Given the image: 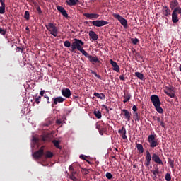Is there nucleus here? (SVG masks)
Returning <instances> with one entry per match:
<instances>
[{"mask_svg": "<svg viewBox=\"0 0 181 181\" xmlns=\"http://www.w3.org/2000/svg\"><path fill=\"white\" fill-rule=\"evenodd\" d=\"M45 98H46L47 104H50V101H49V96L45 95Z\"/></svg>", "mask_w": 181, "mask_h": 181, "instance_id": "nucleus-61", "label": "nucleus"}, {"mask_svg": "<svg viewBox=\"0 0 181 181\" xmlns=\"http://www.w3.org/2000/svg\"><path fill=\"white\" fill-rule=\"evenodd\" d=\"M79 158H80V159H83V160H86V162H88V163H90V161H88V160H86V158H87L86 156L81 154V155H80Z\"/></svg>", "mask_w": 181, "mask_h": 181, "instance_id": "nucleus-40", "label": "nucleus"}, {"mask_svg": "<svg viewBox=\"0 0 181 181\" xmlns=\"http://www.w3.org/2000/svg\"><path fill=\"white\" fill-rule=\"evenodd\" d=\"M54 105H57L59 103H63L64 101V98L62 96H59L53 98Z\"/></svg>", "mask_w": 181, "mask_h": 181, "instance_id": "nucleus-21", "label": "nucleus"}, {"mask_svg": "<svg viewBox=\"0 0 181 181\" xmlns=\"http://www.w3.org/2000/svg\"><path fill=\"white\" fill-rule=\"evenodd\" d=\"M44 155H45V146H41L38 151L33 153V156L35 159H40V158H42V156Z\"/></svg>", "mask_w": 181, "mask_h": 181, "instance_id": "nucleus-8", "label": "nucleus"}, {"mask_svg": "<svg viewBox=\"0 0 181 181\" xmlns=\"http://www.w3.org/2000/svg\"><path fill=\"white\" fill-rule=\"evenodd\" d=\"M46 29H47L50 32V35L54 36V37H57V35H59V29L56 25H54V23H49L47 25H45Z\"/></svg>", "mask_w": 181, "mask_h": 181, "instance_id": "nucleus-3", "label": "nucleus"}, {"mask_svg": "<svg viewBox=\"0 0 181 181\" xmlns=\"http://www.w3.org/2000/svg\"><path fill=\"white\" fill-rule=\"evenodd\" d=\"M160 122V125H161V127H162L163 128H165L166 124H165V122H164L163 121H160V122Z\"/></svg>", "mask_w": 181, "mask_h": 181, "instance_id": "nucleus-55", "label": "nucleus"}, {"mask_svg": "<svg viewBox=\"0 0 181 181\" xmlns=\"http://www.w3.org/2000/svg\"><path fill=\"white\" fill-rule=\"evenodd\" d=\"M70 179L73 181H78V180L77 179V177H76V176L74 175H71L70 176Z\"/></svg>", "mask_w": 181, "mask_h": 181, "instance_id": "nucleus-50", "label": "nucleus"}, {"mask_svg": "<svg viewBox=\"0 0 181 181\" xmlns=\"http://www.w3.org/2000/svg\"><path fill=\"white\" fill-rule=\"evenodd\" d=\"M37 11L39 13V15L42 14V8H40V7H37Z\"/></svg>", "mask_w": 181, "mask_h": 181, "instance_id": "nucleus-56", "label": "nucleus"}, {"mask_svg": "<svg viewBox=\"0 0 181 181\" xmlns=\"http://www.w3.org/2000/svg\"><path fill=\"white\" fill-rule=\"evenodd\" d=\"M131 100V94L127 93L125 96H124V100L123 103L125 104L127 101Z\"/></svg>", "mask_w": 181, "mask_h": 181, "instance_id": "nucleus-29", "label": "nucleus"}, {"mask_svg": "<svg viewBox=\"0 0 181 181\" xmlns=\"http://www.w3.org/2000/svg\"><path fill=\"white\" fill-rule=\"evenodd\" d=\"M57 11H59V12H60V13H62V16H64V18H69V14H67V11L64 8V7L62 6H57Z\"/></svg>", "mask_w": 181, "mask_h": 181, "instance_id": "nucleus-12", "label": "nucleus"}, {"mask_svg": "<svg viewBox=\"0 0 181 181\" xmlns=\"http://www.w3.org/2000/svg\"><path fill=\"white\" fill-rule=\"evenodd\" d=\"M93 114L95 115V117H96V118H98V119H101V112H100L99 110H95L93 112Z\"/></svg>", "mask_w": 181, "mask_h": 181, "instance_id": "nucleus-28", "label": "nucleus"}, {"mask_svg": "<svg viewBox=\"0 0 181 181\" xmlns=\"http://www.w3.org/2000/svg\"><path fill=\"white\" fill-rule=\"evenodd\" d=\"M66 4L69 6H76L77 4H80V0H66Z\"/></svg>", "mask_w": 181, "mask_h": 181, "instance_id": "nucleus-19", "label": "nucleus"}, {"mask_svg": "<svg viewBox=\"0 0 181 181\" xmlns=\"http://www.w3.org/2000/svg\"><path fill=\"white\" fill-rule=\"evenodd\" d=\"M105 176L107 177V179L111 180L112 179V174H111V173H106Z\"/></svg>", "mask_w": 181, "mask_h": 181, "instance_id": "nucleus-42", "label": "nucleus"}, {"mask_svg": "<svg viewBox=\"0 0 181 181\" xmlns=\"http://www.w3.org/2000/svg\"><path fill=\"white\" fill-rule=\"evenodd\" d=\"M121 114H122V115H123V117H124V118H125V119H127V121H131V117H132V114L128 110L122 109Z\"/></svg>", "mask_w": 181, "mask_h": 181, "instance_id": "nucleus-9", "label": "nucleus"}, {"mask_svg": "<svg viewBox=\"0 0 181 181\" xmlns=\"http://www.w3.org/2000/svg\"><path fill=\"white\" fill-rule=\"evenodd\" d=\"M153 173V180H156L158 179L157 175H159V168H156L154 170H151Z\"/></svg>", "mask_w": 181, "mask_h": 181, "instance_id": "nucleus-25", "label": "nucleus"}, {"mask_svg": "<svg viewBox=\"0 0 181 181\" xmlns=\"http://www.w3.org/2000/svg\"><path fill=\"white\" fill-rule=\"evenodd\" d=\"M133 117H134L135 121H139V119H141V116H139V115L136 112H135L133 114Z\"/></svg>", "mask_w": 181, "mask_h": 181, "instance_id": "nucleus-33", "label": "nucleus"}, {"mask_svg": "<svg viewBox=\"0 0 181 181\" xmlns=\"http://www.w3.org/2000/svg\"><path fill=\"white\" fill-rule=\"evenodd\" d=\"M49 125H52V122H49V123L44 124V127H49Z\"/></svg>", "mask_w": 181, "mask_h": 181, "instance_id": "nucleus-58", "label": "nucleus"}, {"mask_svg": "<svg viewBox=\"0 0 181 181\" xmlns=\"http://www.w3.org/2000/svg\"><path fill=\"white\" fill-rule=\"evenodd\" d=\"M135 76H136L137 78H139V80H144V74L140 72H135Z\"/></svg>", "mask_w": 181, "mask_h": 181, "instance_id": "nucleus-31", "label": "nucleus"}, {"mask_svg": "<svg viewBox=\"0 0 181 181\" xmlns=\"http://www.w3.org/2000/svg\"><path fill=\"white\" fill-rule=\"evenodd\" d=\"M52 144L54 145V146H55L57 149H62V146H60V143L59 142V141H57V140H53V141H52Z\"/></svg>", "mask_w": 181, "mask_h": 181, "instance_id": "nucleus-27", "label": "nucleus"}, {"mask_svg": "<svg viewBox=\"0 0 181 181\" xmlns=\"http://www.w3.org/2000/svg\"><path fill=\"white\" fill-rule=\"evenodd\" d=\"M93 95H95V97H97V98H100V100H105V95H104V93H98L97 92H95L93 93Z\"/></svg>", "mask_w": 181, "mask_h": 181, "instance_id": "nucleus-24", "label": "nucleus"}, {"mask_svg": "<svg viewBox=\"0 0 181 181\" xmlns=\"http://www.w3.org/2000/svg\"><path fill=\"white\" fill-rule=\"evenodd\" d=\"M85 57H87L88 59L89 62L92 63V64H95V63H101V61H100V59L97 57V56H91L89 54L87 53V52L83 54Z\"/></svg>", "mask_w": 181, "mask_h": 181, "instance_id": "nucleus-6", "label": "nucleus"}, {"mask_svg": "<svg viewBox=\"0 0 181 181\" xmlns=\"http://www.w3.org/2000/svg\"><path fill=\"white\" fill-rule=\"evenodd\" d=\"M90 71L91 73V74H94L95 76L97 77V78H98L99 80H101V76L98 74L97 72L94 71L93 69H90Z\"/></svg>", "mask_w": 181, "mask_h": 181, "instance_id": "nucleus-34", "label": "nucleus"}, {"mask_svg": "<svg viewBox=\"0 0 181 181\" xmlns=\"http://www.w3.org/2000/svg\"><path fill=\"white\" fill-rule=\"evenodd\" d=\"M177 7H179V1L177 0H171L170 1V8L172 11H175Z\"/></svg>", "mask_w": 181, "mask_h": 181, "instance_id": "nucleus-13", "label": "nucleus"}, {"mask_svg": "<svg viewBox=\"0 0 181 181\" xmlns=\"http://www.w3.org/2000/svg\"><path fill=\"white\" fill-rule=\"evenodd\" d=\"M24 18L26 19V21H29L30 19V13L28 11H25Z\"/></svg>", "mask_w": 181, "mask_h": 181, "instance_id": "nucleus-32", "label": "nucleus"}, {"mask_svg": "<svg viewBox=\"0 0 181 181\" xmlns=\"http://www.w3.org/2000/svg\"><path fill=\"white\" fill-rule=\"evenodd\" d=\"M122 139H127V131H124L123 134H122Z\"/></svg>", "mask_w": 181, "mask_h": 181, "instance_id": "nucleus-49", "label": "nucleus"}, {"mask_svg": "<svg viewBox=\"0 0 181 181\" xmlns=\"http://www.w3.org/2000/svg\"><path fill=\"white\" fill-rule=\"evenodd\" d=\"M168 93H173L175 91V88L173 86H170L167 89Z\"/></svg>", "mask_w": 181, "mask_h": 181, "instance_id": "nucleus-45", "label": "nucleus"}, {"mask_svg": "<svg viewBox=\"0 0 181 181\" xmlns=\"http://www.w3.org/2000/svg\"><path fill=\"white\" fill-rule=\"evenodd\" d=\"M110 64L113 67V70L117 73H119V65L117 64V62L110 59Z\"/></svg>", "mask_w": 181, "mask_h": 181, "instance_id": "nucleus-16", "label": "nucleus"}, {"mask_svg": "<svg viewBox=\"0 0 181 181\" xmlns=\"http://www.w3.org/2000/svg\"><path fill=\"white\" fill-rule=\"evenodd\" d=\"M168 163H169L170 168H172V169H173V168H175V160L169 158L168 159Z\"/></svg>", "mask_w": 181, "mask_h": 181, "instance_id": "nucleus-35", "label": "nucleus"}, {"mask_svg": "<svg viewBox=\"0 0 181 181\" xmlns=\"http://www.w3.org/2000/svg\"><path fill=\"white\" fill-rule=\"evenodd\" d=\"M41 100H42V97L38 96L35 99V103H36V104H39Z\"/></svg>", "mask_w": 181, "mask_h": 181, "instance_id": "nucleus-43", "label": "nucleus"}, {"mask_svg": "<svg viewBox=\"0 0 181 181\" xmlns=\"http://www.w3.org/2000/svg\"><path fill=\"white\" fill-rule=\"evenodd\" d=\"M17 49H18V52H21V53H23V48H21V47H18Z\"/></svg>", "mask_w": 181, "mask_h": 181, "instance_id": "nucleus-60", "label": "nucleus"}, {"mask_svg": "<svg viewBox=\"0 0 181 181\" xmlns=\"http://www.w3.org/2000/svg\"><path fill=\"white\" fill-rule=\"evenodd\" d=\"M170 9H169L168 6H164L163 9V15H164V16H170Z\"/></svg>", "mask_w": 181, "mask_h": 181, "instance_id": "nucleus-20", "label": "nucleus"}, {"mask_svg": "<svg viewBox=\"0 0 181 181\" xmlns=\"http://www.w3.org/2000/svg\"><path fill=\"white\" fill-rule=\"evenodd\" d=\"M152 161L155 162L156 163H157L158 165H163V162L162 161V160L160 159V158L159 157V156H158V154L156 153H153L152 155Z\"/></svg>", "mask_w": 181, "mask_h": 181, "instance_id": "nucleus-11", "label": "nucleus"}, {"mask_svg": "<svg viewBox=\"0 0 181 181\" xmlns=\"http://www.w3.org/2000/svg\"><path fill=\"white\" fill-rule=\"evenodd\" d=\"M148 142L150 145V148H152L153 149L154 148H156V146H158V141L156 139L155 135H153V134L148 135Z\"/></svg>", "mask_w": 181, "mask_h": 181, "instance_id": "nucleus-4", "label": "nucleus"}, {"mask_svg": "<svg viewBox=\"0 0 181 181\" xmlns=\"http://www.w3.org/2000/svg\"><path fill=\"white\" fill-rule=\"evenodd\" d=\"M83 45L84 42L81 40L77 38L74 39V42L71 43V52H75V50L77 49V50L81 52V53L84 55L86 52L83 49Z\"/></svg>", "mask_w": 181, "mask_h": 181, "instance_id": "nucleus-1", "label": "nucleus"}, {"mask_svg": "<svg viewBox=\"0 0 181 181\" xmlns=\"http://www.w3.org/2000/svg\"><path fill=\"white\" fill-rule=\"evenodd\" d=\"M81 171L82 172L83 175H88V169L87 168H81Z\"/></svg>", "mask_w": 181, "mask_h": 181, "instance_id": "nucleus-39", "label": "nucleus"}, {"mask_svg": "<svg viewBox=\"0 0 181 181\" xmlns=\"http://www.w3.org/2000/svg\"><path fill=\"white\" fill-rule=\"evenodd\" d=\"M165 179L167 181H171L172 180V176L170 175V173H167L165 175Z\"/></svg>", "mask_w": 181, "mask_h": 181, "instance_id": "nucleus-38", "label": "nucleus"}, {"mask_svg": "<svg viewBox=\"0 0 181 181\" xmlns=\"http://www.w3.org/2000/svg\"><path fill=\"white\" fill-rule=\"evenodd\" d=\"M174 11H175L177 13H179L180 15H181V8H180V6L176 7L174 9Z\"/></svg>", "mask_w": 181, "mask_h": 181, "instance_id": "nucleus-41", "label": "nucleus"}, {"mask_svg": "<svg viewBox=\"0 0 181 181\" xmlns=\"http://www.w3.org/2000/svg\"><path fill=\"white\" fill-rule=\"evenodd\" d=\"M165 93L167 94L168 97L170 98H175V96L176 95L173 92H169L168 90H165Z\"/></svg>", "mask_w": 181, "mask_h": 181, "instance_id": "nucleus-30", "label": "nucleus"}, {"mask_svg": "<svg viewBox=\"0 0 181 181\" xmlns=\"http://www.w3.org/2000/svg\"><path fill=\"white\" fill-rule=\"evenodd\" d=\"M83 16L88 18V19H98V18H100V15L97 13H83Z\"/></svg>", "mask_w": 181, "mask_h": 181, "instance_id": "nucleus-14", "label": "nucleus"}, {"mask_svg": "<svg viewBox=\"0 0 181 181\" xmlns=\"http://www.w3.org/2000/svg\"><path fill=\"white\" fill-rule=\"evenodd\" d=\"M92 23L93 26H96V28H101V26H105V25H108V21H105L104 20H95L93 21H90Z\"/></svg>", "mask_w": 181, "mask_h": 181, "instance_id": "nucleus-7", "label": "nucleus"}, {"mask_svg": "<svg viewBox=\"0 0 181 181\" xmlns=\"http://www.w3.org/2000/svg\"><path fill=\"white\" fill-rule=\"evenodd\" d=\"M132 110L134 112H136V111H138V107H136V105H133L132 107Z\"/></svg>", "mask_w": 181, "mask_h": 181, "instance_id": "nucleus-53", "label": "nucleus"}, {"mask_svg": "<svg viewBox=\"0 0 181 181\" xmlns=\"http://www.w3.org/2000/svg\"><path fill=\"white\" fill-rule=\"evenodd\" d=\"M119 80H121L122 81H125V76L124 75H120Z\"/></svg>", "mask_w": 181, "mask_h": 181, "instance_id": "nucleus-54", "label": "nucleus"}, {"mask_svg": "<svg viewBox=\"0 0 181 181\" xmlns=\"http://www.w3.org/2000/svg\"><path fill=\"white\" fill-rule=\"evenodd\" d=\"M103 108H105V110H107V107H108L107 105H102Z\"/></svg>", "mask_w": 181, "mask_h": 181, "instance_id": "nucleus-64", "label": "nucleus"}, {"mask_svg": "<svg viewBox=\"0 0 181 181\" xmlns=\"http://www.w3.org/2000/svg\"><path fill=\"white\" fill-rule=\"evenodd\" d=\"M77 173L74 170H73L72 171H71V175H74H74H76Z\"/></svg>", "mask_w": 181, "mask_h": 181, "instance_id": "nucleus-62", "label": "nucleus"}, {"mask_svg": "<svg viewBox=\"0 0 181 181\" xmlns=\"http://www.w3.org/2000/svg\"><path fill=\"white\" fill-rule=\"evenodd\" d=\"M150 99L157 112H158V114H163V109L160 107L161 103L159 96H158V95H152Z\"/></svg>", "mask_w": 181, "mask_h": 181, "instance_id": "nucleus-2", "label": "nucleus"}, {"mask_svg": "<svg viewBox=\"0 0 181 181\" xmlns=\"http://www.w3.org/2000/svg\"><path fill=\"white\" fill-rule=\"evenodd\" d=\"M172 22L173 23H177V22H179V17L177 16V13L175 12V10H173L172 13Z\"/></svg>", "mask_w": 181, "mask_h": 181, "instance_id": "nucleus-17", "label": "nucleus"}, {"mask_svg": "<svg viewBox=\"0 0 181 181\" xmlns=\"http://www.w3.org/2000/svg\"><path fill=\"white\" fill-rule=\"evenodd\" d=\"M0 35H2L3 36H5V35H6V30L0 28Z\"/></svg>", "mask_w": 181, "mask_h": 181, "instance_id": "nucleus-47", "label": "nucleus"}, {"mask_svg": "<svg viewBox=\"0 0 181 181\" xmlns=\"http://www.w3.org/2000/svg\"><path fill=\"white\" fill-rule=\"evenodd\" d=\"M136 148L139 153H140V154L144 153V146H142V144L136 143Z\"/></svg>", "mask_w": 181, "mask_h": 181, "instance_id": "nucleus-22", "label": "nucleus"}, {"mask_svg": "<svg viewBox=\"0 0 181 181\" xmlns=\"http://www.w3.org/2000/svg\"><path fill=\"white\" fill-rule=\"evenodd\" d=\"M41 141H42V142H47V141H50V135L49 134H42L41 136Z\"/></svg>", "mask_w": 181, "mask_h": 181, "instance_id": "nucleus-23", "label": "nucleus"}, {"mask_svg": "<svg viewBox=\"0 0 181 181\" xmlns=\"http://www.w3.org/2000/svg\"><path fill=\"white\" fill-rule=\"evenodd\" d=\"M131 42L133 45H138V43H139V40L138 38H132Z\"/></svg>", "mask_w": 181, "mask_h": 181, "instance_id": "nucleus-37", "label": "nucleus"}, {"mask_svg": "<svg viewBox=\"0 0 181 181\" xmlns=\"http://www.w3.org/2000/svg\"><path fill=\"white\" fill-rule=\"evenodd\" d=\"M151 160H152V155H151V153L149 151H146V160L144 162L145 166H149L151 165Z\"/></svg>", "mask_w": 181, "mask_h": 181, "instance_id": "nucleus-10", "label": "nucleus"}, {"mask_svg": "<svg viewBox=\"0 0 181 181\" xmlns=\"http://www.w3.org/2000/svg\"><path fill=\"white\" fill-rule=\"evenodd\" d=\"M62 94L66 98H70V95H71V90L69 88H64L62 90Z\"/></svg>", "mask_w": 181, "mask_h": 181, "instance_id": "nucleus-15", "label": "nucleus"}, {"mask_svg": "<svg viewBox=\"0 0 181 181\" xmlns=\"http://www.w3.org/2000/svg\"><path fill=\"white\" fill-rule=\"evenodd\" d=\"M113 16L120 22L121 25H122L124 28H127L128 26V21L127 19L124 18V17L121 16V15L113 13Z\"/></svg>", "mask_w": 181, "mask_h": 181, "instance_id": "nucleus-5", "label": "nucleus"}, {"mask_svg": "<svg viewBox=\"0 0 181 181\" xmlns=\"http://www.w3.org/2000/svg\"><path fill=\"white\" fill-rule=\"evenodd\" d=\"M89 37H90V39H92V40L95 41L98 40V35H97V33H95V32L93 31V30H90L89 31Z\"/></svg>", "mask_w": 181, "mask_h": 181, "instance_id": "nucleus-18", "label": "nucleus"}, {"mask_svg": "<svg viewBox=\"0 0 181 181\" xmlns=\"http://www.w3.org/2000/svg\"><path fill=\"white\" fill-rule=\"evenodd\" d=\"M44 155H45V158H53V156H54L53 152H51L49 151H47L45 153H44Z\"/></svg>", "mask_w": 181, "mask_h": 181, "instance_id": "nucleus-26", "label": "nucleus"}, {"mask_svg": "<svg viewBox=\"0 0 181 181\" xmlns=\"http://www.w3.org/2000/svg\"><path fill=\"white\" fill-rule=\"evenodd\" d=\"M33 142H34V144H37V142H39V139L36 137H33Z\"/></svg>", "mask_w": 181, "mask_h": 181, "instance_id": "nucleus-51", "label": "nucleus"}, {"mask_svg": "<svg viewBox=\"0 0 181 181\" xmlns=\"http://www.w3.org/2000/svg\"><path fill=\"white\" fill-rule=\"evenodd\" d=\"M56 124L57 125H60L62 127V122L60 119H57Z\"/></svg>", "mask_w": 181, "mask_h": 181, "instance_id": "nucleus-52", "label": "nucleus"}, {"mask_svg": "<svg viewBox=\"0 0 181 181\" xmlns=\"http://www.w3.org/2000/svg\"><path fill=\"white\" fill-rule=\"evenodd\" d=\"M153 119H154V121H158V122H160V117L158 116H153Z\"/></svg>", "mask_w": 181, "mask_h": 181, "instance_id": "nucleus-48", "label": "nucleus"}, {"mask_svg": "<svg viewBox=\"0 0 181 181\" xmlns=\"http://www.w3.org/2000/svg\"><path fill=\"white\" fill-rule=\"evenodd\" d=\"M69 170L71 172H72V170H74V168H73V166L72 165H70L69 168Z\"/></svg>", "mask_w": 181, "mask_h": 181, "instance_id": "nucleus-63", "label": "nucleus"}, {"mask_svg": "<svg viewBox=\"0 0 181 181\" xmlns=\"http://www.w3.org/2000/svg\"><path fill=\"white\" fill-rule=\"evenodd\" d=\"M125 131H127V129H125V127H122L121 129L118 130V133L119 134H124V132H125Z\"/></svg>", "mask_w": 181, "mask_h": 181, "instance_id": "nucleus-44", "label": "nucleus"}, {"mask_svg": "<svg viewBox=\"0 0 181 181\" xmlns=\"http://www.w3.org/2000/svg\"><path fill=\"white\" fill-rule=\"evenodd\" d=\"M64 46L65 47H71V42H70V41L69 40H66L64 42Z\"/></svg>", "mask_w": 181, "mask_h": 181, "instance_id": "nucleus-36", "label": "nucleus"}, {"mask_svg": "<svg viewBox=\"0 0 181 181\" xmlns=\"http://www.w3.org/2000/svg\"><path fill=\"white\" fill-rule=\"evenodd\" d=\"M46 93V91H45V90H41L40 91V95H41V97H43V95H45V93Z\"/></svg>", "mask_w": 181, "mask_h": 181, "instance_id": "nucleus-59", "label": "nucleus"}, {"mask_svg": "<svg viewBox=\"0 0 181 181\" xmlns=\"http://www.w3.org/2000/svg\"><path fill=\"white\" fill-rule=\"evenodd\" d=\"M0 3L1 4V6L5 7V0H0Z\"/></svg>", "mask_w": 181, "mask_h": 181, "instance_id": "nucleus-57", "label": "nucleus"}, {"mask_svg": "<svg viewBox=\"0 0 181 181\" xmlns=\"http://www.w3.org/2000/svg\"><path fill=\"white\" fill-rule=\"evenodd\" d=\"M0 13L1 14V15H4V13H5V7H4V6H0Z\"/></svg>", "mask_w": 181, "mask_h": 181, "instance_id": "nucleus-46", "label": "nucleus"}]
</instances>
